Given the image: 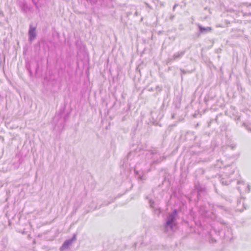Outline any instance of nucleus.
<instances>
[{
	"instance_id": "1",
	"label": "nucleus",
	"mask_w": 251,
	"mask_h": 251,
	"mask_svg": "<svg viewBox=\"0 0 251 251\" xmlns=\"http://www.w3.org/2000/svg\"><path fill=\"white\" fill-rule=\"evenodd\" d=\"M146 158L147 160L145 165H148L150 168L153 164H159L165 160L166 157L161 155L156 149H153L147 151Z\"/></svg>"
},
{
	"instance_id": "2",
	"label": "nucleus",
	"mask_w": 251,
	"mask_h": 251,
	"mask_svg": "<svg viewBox=\"0 0 251 251\" xmlns=\"http://www.w3.org/2000/svg\"><path fill=\"white\" fill-rule=\"evenodd\" d=\"M177 215V210L174 209L173 211L169 213L166 218V221L164 225V232H168L173 231L176 226V221Z\"/></svg>"
},
{
	"instance_id": "3",
	"label": "nucleus",
	"mask_w": 251,
	"mask_h": 251,
	"mask_svg": "<svg viewBox=\"0 0 251 251\" xmlns=\"http://www.w3.org/2000/svg\"><path fill=\"white\" fill-rule=\"evenodd\" d=\"M150 171L149 167H142L140 163H137L135 166L134 173L138 179L144 180L146 179L145 174Z\"/></svg>"
},
{
	"instance_id": "4",
	"label": "nucleus",
	"mask_w": 251,
	"mask_h": 251,
	"mask_svg": "<svg viewBox=\"0 0 251 251\" xmlns=\"http://www.w3.org/2000/svg\"><path fill=\"white\" fill-rule=\"evenodd\" d=\"M195 187L197 190L198 199V200H200L202 196H204L206 194V188L204 186L201 185L200 184H196Z\"/></svg>"
},
{
	"instance_id": "5",
	"label": "nucleus",
	"mask_w": 251,
	"mask_h": 251,
	"mask_svg": "<svg viewBox=\"0 0 251 251\" xmlns=\"http://www.w3.org/2000/svg\"><path fill=\"white\" fill-rule=\"evenodd\" d=\"M76 234H74L73 237L68 240H66L60 248V251L69 249V247L72 244L73 242L76 240Z\"/></svg>"
},
{
	"instance_id": "6",
	"label": "nucleus",
	"mask_w": 251,
	"mask_h": 251,
	"mask_svg": "<svg viewBox=\"0 0 251 251\" xmlns=\"http://www.w3.org/2000/svg\"><path fill=\"white\" fill-rule=\"evenodd\" d=\"M36 27H33L32 25H30L28 31L29 40L31 42L35 39L36 36Z\"/></svg>"
},
{
	"instance_id": "7",
	"label": "nucleus",
	"mask_w": 251,
	"mask_h": 251,
	"mask_svg": "<svg viewBox=\"0 0 251 251\" xmlns=\"http://www.w3.org/2000/svg\"><path fill=\"white\" fill-rule=\"evenodd\" d=\"M185 51L183 50V51H179V52H177L175 53L173 55L172 58H170V60L172 61V60H175L176 59H180L184 55V54H185Z\"/></svg>"
},
{
	"instance_id": "8",
	"label": "nucleus",
	"mask_w": 251,
	"mask_h": 251,
	"mask_svg": "<svg viewBox=\"0 0 251 251\" xmlns=\"http://www.w3.org/2000/svg\"><path fill=\"white\" fill-rule=\"evenodd\" d=\"M198 27L199 28V31L201 33L205 34L207 32H209L212 30V28L211 27H203L200 24L198 25Z\"/></svg>"
},
{
	"instance_id": "9",
	"label": "nucleus",
	"mask_w": 251,
	"mask_h": 251,
	"mask_svg": "<svg viewBox=\"0 0 251 251\" xmlns=\"http://www.w3.org/2000/svg\"><path fill=\"white\" fill-rule=\"evenodd\" d=\"M149 203L150 205V207L153 208L154 210V212L156 214L159 215L161 213L160 208L155 206V202L151 200H150Z\"/></svg>"
},
{
	"instance_id": "10",
	"label": "nucleus",
	"mask_w": 251,
	"mask_h": 251,
	"mask_svg": "<svg viewBox=\"0 0 251 251\" xmlns=\"http://www.w3.org/2000/svg\"><path fill=\"white\" fill-rule=\"evenodd\" d=\"M20 6L22 11L25 13H27L30 10V8L28 6L27 4L25 2H21L20 4Z\"/></svg>"
},
{
	"instance_id": "11",
	"label": "nucleus",
	"mask_w": 251,
	"mask_h": 251,
	"mask_svg": "<svg viewBox=\"0 0 251 251\" xmlns=\"http://www.w3.org/2000/svg\"><path fill=\"white\" fill-rule=\"evenodd\" d=\"M231 181V179H226L224 177H222L221 179V182L223 184L227 185H228Z\"/></svg>"
},
{
	"instance_id": "12",
	"label": "nucleus",
	"mask_w": 251,
	"mask_h": 251,
	"mask_svg": "<svg viewBox=\"0 0 251 251\" xmlns=\"http://www.w3.org/2000/svg\"><path fill=\"white\" fill-rule=\"evenodd\" d=\"M180 71H181V72L182 73V74H181V79L182 80L183 79L182 75H184V74H186L187 73H192L191 71H186V70H185L182 69H180Z\"/></svg>"
},
{
	"instance_id": "13",
	"label": "nucleus",
	"mask_w": 251,
	"mask_h": 251,
	"mask_svg": "<svg viewBox=\"0 0 251 251\" xmlns=\"http://www.w3.org/2000/svg\"><path fill=\"white\" fill-rule=\"evenodd\" d=\"M243 126L244 127H245L248 130L251 131V128L250 127H249L248 125L247 124L243 123Z\"/></svg>"
},
{
	"instance_id": "14",
	"label": "nucleus",
	"mask_w": 251,
	"mask_h": 251,
	"mask_svg": "<svg viewBox=\"0 0 251 251\" xmlns=\"http://www.w3.org/2000/svg\"><path fill=\"white\" fill-rule=\"evenodd\" d=\"M230 172L229 173L228 172H225V174H226V176L227 174L230 175L234 173V168H232V167L230 168Z\"/></svg>"
},
{
	"instance_id": "15",
	"label": "nucleus",
	"mask_w": 251,
	"mask_h": 251,
	"mask_svg": "<svg viewBox=\"0 0 251 251\" xmlns=\"http://www.w3.org/2000/svg\"><path fill=\"white\" fill-rule=\"evenodd\" d=\"M60 118H61V116L59 114L57 115H56L54 117L53 121L55 122V121H56V120H57V119H58Z\"/></svg>"
},
{
	"instance_id": "16",
	"label": "nucleus",
	"mask_w": 251,
	"mask_h": 251,
	"mask_svg": "<svg viewBox=\"0 0 251 251\" xmlns=\"http://www.w3.org/2000/svg\"><path fill=\"white\" fill-rule=\"evenodd\" d=\"M64 119H60V126L61 127H63L64 126Z\"/></svg>"
},
{
	"instance_id": "17",
	"label": "nucleus",
	"mask_w": 251,
	"mask_h": 251,
	"mask_svg": "<svg viewBox=\"0 0 251 251\" xmlns=\"http://www.w3.org/2000/svg\"><path fill=\"white\" fill-rule=\"evenodd\" d=\"M247 188H248V190H246L245 191H246V192H249L250 191V189H251V188H250V186L249 184H247Z\"/></svg>"
},
{
	"instance_id": "18",
	"label": "nucleus",
	"mask_w": 251,
	"mask_h": 251,
	"mask_svg": "<svg viewBox=\"0 0 251 251\" xmlns=\"http://www.w3.org/2000/svg\"><path fill=\"white\" fill-rule=\"evenodd\" d=\"M237 184H242V185H245V183H244V182H241V181H237Z\"/></svg>"
},
{
	"instance_id": "19",
	"label": "nucleus",
	"mask_w": 251,
	"mask_h": 251,
	"mask_svg": "<svg viewBox=\"0 0 251 251\" xmlns=\"http://www.w3.org/2000/svg\"><path fill=\"white\" fill-rule=\"evenodd\" d=\"M238 190L239 191H241V190H242L243 189V188L242 187H241V186H239V187H238Z\"/></svg>"
},
{
	"instance_id": "20",
	"label": "nucleus",
	"mask_w": 251,
	"mask_h": 251,
	"mask_svg": "<svg viewBox=\"0 0 251 251\" xmlns=\"http://www.w3.org/2000/svg\"><path fill=\"white\" fill-rule=\"evenodd\" d=\"M138 14H138V12L137 11H136V12H135V13H134V15H135V16H138Z\"/></svg>"
},
{
	"instance_id": "21",
	"label": "nucleus",
	"mask_w": 251,
	"mask_h": 251,
	"mask_svg": "<svg viewBox=\"0 0 251 251\" xmlns=\"http://www.w3.org/2000/svg\"><path fill=\"white\" fill-rule=\"evenodd\" d=\"M177 6V4H175V5L174 6V7H173V10H175V8H176V6Z\"/></svg>"
},
{
	"instance_id": "22",
	"label": "nucleus",
	"mask_w": 251,
	"mask_h": 251,
	"mask_svg": "<svg viewBox=\"0 0 251 251\" xmlns=\"http://www.w3.org/2000/svg\"><path fill=\"white\" fill-rule=\"evenodd\" d=\"M32 2L34 3V4L35 5H37V3H36V2H35V0H32Z\"/></svg>"
},
{
	"instance_id": "23",
	"label": "nucleus",
	"mask_w": 251,
	"mask_h": 251,
	"mask_svg": "<svg viewBox=\"0 0 251 251\" xmlns=\"http://www.w3.org/2000/svg\"><path fill=\"white\" fill-rule=\"evenodd\" d=\"M131 152H129L128 154H127V158H129L130 157V156L131 155Z\"/></svg>"
},
{
	"instance_id": "24",
	"label": "nucleus",
	"mask_w": 251,
	"mask_h": 251,
	"mask_svg": "<svg viewBox=\"0 0 251 251\" xmlns=\"http://www.w3.org/2000/svg\"><path fill=\"white\" fill-rule=\"evenodd\" d=\"M230 165H225L224 166V167H227V168L230 167Z\"/></svg>"
},
{
	"instance_id": "25",
	"label": "nucleus",
	"mask_w": 251,
	"mask_h": 251,
	"mask_svg": "<svg viewBox=\"0 0 251 251\" xmlns=\"http://www.w3.org/2000/svg\"><path fill=\"white\" fill-rule=\"evenodd\" d=\"M172 119H174L175 118V114H173L172 115Z\"/></svg>"
},
{
	"instance_id": "26",
	"label": "nucleus",
	"mask_w": 251,
	"mask_h": 251,
	"mask_svg": "<svg viewBox=\"0 0 251 251\" xmlns=\"http://www.w3.org/2000/svg\"><path fill=\"white\" fill-rule=\"evenodd\" d=\"M131 14V13H130H130H127V16H129Z\"/></svg>"
},
{
	"instance_id": "27",
	"label": "nucleus",
	"mask_w": 251,
	"mask_h": 251,
	"mask_svg": "<svg viewBox=\"0 0 251 251\" xmlns=\"http://www.w3.org/2000/svg\"><path fill=\"white\" fill-rule=\"evenodd\" d=\"M231 149H234V148H235V146H231Z\"/></svg>"
},
{
	"instance_id": "28",
	"label": "nucleus",
	"mask_w": 251,
	"mask_h": 251,
	"mask_svg": "<svg viewBox=\"0 0 251 251\" xmlns=\"http://www.w3.org/2000/svg\"><path fill=\"white\" fill-rule=\"evenodd\" d=\"M248 15H249V16H251V13H249V14H248Z\"/></svg>"
},
{
	"instance_id": "29",
	"label": "nucleus",
	"mask_w": 251,
	"mask_h": 251,
	"mask_svg": "<svg viewBox=\"0 0 251 251\" xmlns=\"http://www.w3.org/2000/svg\"><path fill=\"white\" fill-rule=\"evenodd\" d=\"M228 232H230V229H228Z\"/></svg>"
},
{
	"instance_id": "30",
	"label": "nucleus",
	"mask_w": 251,
	"mask_h": 251,
	"mask_svg": "<svg viewBox=\"0 0 251 251\" xmlns=\"http://www.w3.org/2000/svg\"><path fill=\"white\" fill-rule=\"evenodd\" d=\"M221 163L223 164V161H221Z\"/></svg>"
}]
</instances>
